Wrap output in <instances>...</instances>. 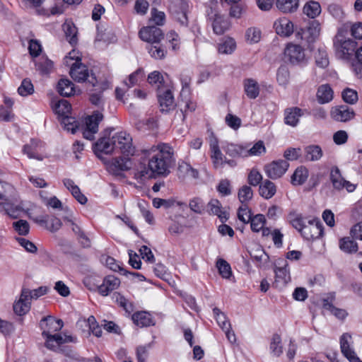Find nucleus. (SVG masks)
Returning <instances> with one entry per match:
<instances>
[{
  "mask_svg": "<svg viewBox=\"0 0 362 362\" xmlns=\"http://www.w3.org/2000/svg\"><path fill=\"white\" fill-rule=\"evenodd\" d=\"M320 30V24L317 21H313L305 28H300L298 30L296 33V37L298 40L311 43L319 36Z\"/></svg>",
  "mask_w": 362,
  "mask_h": 362,
  "instance_id": "nucleus-11",
  "label": "nucleus"
},
{
  "mask_svg": "<svg viewBox=\"0 0 362 362\" xmlns=\"http://www.w3.org/2000/svg\"><path fill=\"white\" fill-rule=\"evenodd\" d=\"M327 11L329 13L339 22H342L345 18V12L339 4H329L327 7Z\"/></svg>",
  "mask_w": 362,
  "mask_h": 362,
  "instance_id": "nucleus-42",
  "label": "nucleus"
},
{
  "mask_svg": "<svg viewBox=\"0 0 362 362\" xmlns=\"http://www.w3.org/2000/svg\"><path fill=\"white\" fill-rule=\"evenodd\" d=\"M238 218L243 223H248L250 220L253 217L252 216L251 210L247 204H242L238 210Z\"/></svg>",
  "mask_w": 362,
  "mask_h": 362,
  "instance_id": "nucleus-52",
  "label": "nucleus"
},
{
  "mask_svg": "<svg viewBox=\"0 0 362 362\" xmlns=\"http://www.w3.org/2000/svg\"><path fill=\"white\" fill-rule=\"evenodd\" d=\"M309 171L305 167H298L291 177V183L293 186L302 185L307 181Z\"/></svg>",
  "mask_w": 362,
  "mask_h": 362,
  "instance_id": "nucleus-23",
  "label": "nucleus"
},
{
  "mask_svg": "<svg viewBox=\"0 0 362 362\" xmlns=\"http://www.w3.org/2000/svg\"><path fill=\"white\" fill-rule=\"evenodd\" d=\"M357 42L346 36L345 31L339 30L334 38V47L337 54L343 59H349L356 52Z\"/></svg>",
  "mask_w": 362,
  "mask_h": 362,
  "instance_id": "nucleus-3",
  "label": "nucleus"
},
{
  "mask_svg": "<svg viewBox=\"0 0 362 362\" xmlns=\"http://www.w3.org/2000/svg\"><path fill=\"white\" fill-rule=\"evenodd\" d=\"M334 298V294H330V297H328L327 299H323V308L329 310L337 318L343 320L346 317L347 313L345 310L335 308L332 303L329 302V299L332 301Z\"/></svg>",
  "mask_w": 362,
  "mask_h": 362,
  "instance_id": "nucleus-32",
  "label": "nucleus"
},
{
  "mask_svg": "<svg viewBox=\"0 0 362 362\" xmlns=\"http://www.w3.org/2000/svg\"><path fill=\"white\" fill-rule=\"evenodd\" d=\"M13 226L21 235H26L29 233L30 226L27 221L19 220L13 223Z\"/></svg>",
  "mask_w": 362,
  "mask_h": 362,
  "instance_id": "nucleus-59",
  "label": "nucleus"
},
{
  "mask_svg": "<svg viewBox=\"0 0 362 362\" xmlns=\"http://www.w3.org/2000/svg\"><path fill=\"white\" fill-rule=\"evenodd\" d=\"M115 149L118 148L121 153L127 156H133L135 148L132 144V138L126 132H117L112 136Z\"/></svg>",
  "mask_w": 362,
  "mask_h": 362,
  "instance_id": "nucleus-4",
  "label": "nucleus"
},
{
  "mask_svg": "<svg viewBox=\"0 0 362 362\" xmlns=\"http://www.w3.org/2000/svg\"><path fill=\"white\" fill-rule=\"evenodd\" d=\"M61 124L65 130L71 132V134H75L78 129V123L73 117L66 116L62 117Z\"/></svg>",
  "mask_w": 362,
  "mask_h": 362,
  "instance_id": "nucleus-43",
  "label": "nucleus"
},
{
  "mask_svg": "<svg viewBox=\"0 0 362 362\" xmlns=\"http://www.w3.org/2000/svg\"><path fill=\"white\" fill-rule=\"evenodd\" d=\"M342 98L346 103L354 104L358 100V93L353 89L346 88L342 92Z\"/></svg>",
  "mask_w": 362,
  "mask_h": 362,
  "instance_id": "nucleus-62",
  "label": "nucleus"
},
{
  "mask_svg": "<svg viewBox=\"0 0 362 362\" xmlns=\"http://www.w3.org/2000/svg\"><path fill=\"white\" fill-rule=\"evenodd\" d=\"M244 90L246 95L250 99H255L259 94L258 83L252 78H247L243 81Z\"/></svg>",
  "mask_w": 362,
  "mask_h": 362,
  "instance_id": "nucleus-29",
  "label": "nucleus"
},
{
  "mask_svg": "<svg viewBox=\"0 0 362 362\" xmlns=\"http://www.w3.org/2000/svg\"><path fill=\"white\" fill-rule=\"evenodd\" d=\"M139 35L141 40L150 43V45L160 42V41L164 38V33L163 30L155 25L143 27L139 30Z\"/></svg>",
  "mask_w": 362,
  "mask_h": 362,
  "instance_id": "nucleus-9",
  "label": "nucleus"
},
{
  "mask_svg": "<svg viewBox=\"0 0 362 362\" xmlns=\"http://www.w3.org/2000/svg\"><path fill=\"white\" fill-rule=\"evenodd\" d=\"M146 49L150 56L155 59H163L167 54V49L160 42L149 45Z\"/></svg>",
  "mask_w": 362,
  "mask_h": 362,
  "instance_id": "nucleus-33",
  "label": "nucleus"
},
{
  "mask_svg": "<svg viewBox=\"0 0 362 362\" xmlns=\"http://www.w3.org/2000/svg\"><path fill=\"white\" fill-rule=\"evenodd\" d=\"M189 6L185 0H169V11L171 14L188 11Z\"/></svg>",
  "mask_w": 362,
  "mask_h": 362,
  "instance_id": "nucleus-39",
  "label": "nucleus"
},
{
  "mask_svg": "<svg viewBox=\"0 0 362 362\" xmlns=\"http://www.w3.org/2000/svg\"><path fill=\"white\" fill-rule=\"evenodd\" d=\"M284 57L293 65H300L306 62L305 50L300 45L289 43L284 49Z\"/></svg>",
  "mask_w": 362,
  "mask_h": 362,
  "instance_id": "nucleus-7",
  "label": "nucleus"
},
{
  "mask_svg": "<svg viewBox=\"0 0 362 362\" xmlns=\"http://www.w3.org/2000/svg\"><path fill=\"white\" fill-rule=\"evenodd\" d=\"M76 60L71 66L69 71L71 77L76 82H84L90 77L88 67Z\"/></svg>",
  "mask_w": 362,
  "mask_h": 362,
  "instance_id": "nucleus-13",
  "label": "nucleus"
},
{
  "mask_svg": "<svg viewBox=\"0 0 362 362\" xmlns=\"http://www.w3.org/2000/svg\"><path fill=\"white\" fill-rule=\"evenodd\" d=\"M213 313L216 316L217 323L222 329V330L231 328L230 323L228 320L226 315L223 313L221 312V310L218 308H214Z\"/></svg>",
  "mask_w": 362,
  "mask_h": 362,
  "instance_id": "nucleus-48",
  "label": "nucleus"
},
{
  "mask_svg": "<svg viewBox=\"0 0 362 362\" xmlns=\"http://www.w3.org/2000/svg\"><path fill=\"white\" fill-rule=\"evenodd\" d=\"M71 110L70 103L66 100H60L54 107V112L62 117L68 116Z\"/></svg>",
  "mask_w": 362,
  "mask_h": 362,
  "instance_id": "nucleus-41",
  "label": "nucleus"
},
{
  "mask_svg": "<svg viewBox=\"0 0 362 362\" xmlns=\"http://www.w3.org/2000/svg\"><path fill=\"white\" fill-rule=\"evenodd\" d=\"M57 88L58 93L64 97H70L76 93L74 84L67 78L60 79Z\"/></svg>",
  "mask_w": 362,
  "mask_h": 362,
  "instance_id": "nucleus-24",
  "label": "nucleus"
},
{
  "mask_svg": "<svg viewBox=\"0 0 362 362\" xmlns=\"http://www.w3.org/2000/svg\"><path fill=\"white\" fill-rule=\"evenodd\" d=\"M288 220L289 223L300 233L308 221L307 218H303L301 214L296 211H292L288 214Z\"/></svg>",
  "mask_w": 362,
  "mask_h": 362,
  "instance_id": "nucleus-34",
  "label": "nucleus"
},
{
  "mask_svg": "<svg viewBox=\"0 0 362 362\" xmlns=\"http://www.w3.org/2000/svg\"><path fill=\"white\" fill-rule=\"evenodd\" d=\"M356 62L352 63V69L356 75L362 76V46L358 48L355 52Z\"/></svg>",
  "mask_w": 362,
  "mask_h": 362,
  "instance_id": "nucleus-53",
  "label": "nucleus"
},
{
  "mask_svg": "<svg viewBox=\"0 0 362 362\" xmlns=\"http://www.w3.org/2000/svg\"><path fill=\"white\" fill-rule=\"evenodd\" d=\"M300 233L305 239L308 240L319 238L323 235L322 226L318 220L310 219Z\"/></svg>",
  "mask_w": 362,
  "mask_h": 362,
  "instance_id": "nucleus-10",
  "label": "nucleus"
},
{
  "mask_svg": "<svg viewBox=\"0 0 362 362\" xmlns=\"http://www.w3.org/2000/svg\"><path fill=\"white\" fill-rule=\"evenodd\" d=\"M158 102L162 112H168L175 107L174 97L170 90H166L163 94H158Z\"/></svg>",
  "mask_w": 362,
  "mask_h": 362,
  "instance_id": "nucleus-21",
  "label": "nucleus"
},
{
  "mask_svg": "<svg viewBox=\"0 0 362 362\" xmlns=\"http://www.w3.org/2000/svg\"><path fill=\"white\" fill-rule=\"evenodd\" d=\"M332 117L338 122H346L354 117V113L347 106L336 107L331 111Z\"/></svg>",
  "mask_w": 362,
  "mask_h": 362,
  "instance_id": "nucleus-20",
  "label": "nucleus"
},
{
  "mask_svg": "<svg viewBox=\"0 0 362 362\" xmlns=\"http://www.w3.org/2000/svg\"><path fill=\"white\" fill-rule=\"evenodd\" d=\"M269 349L271 354L276 357H279L283 354L281 339L279 334H275L272 336L270 342Z\"/></svg>",
  "mask_w": 362,
  "mask_h": 362,
  "instance_id": "nucleus-38",
  "label": "nucleus"
},
{
  "mask_svg": "<svg viewBox=\"0 0 362 362\" xmlns=\"http://www.w3.org/2000/svg\"><path fill=\"white\" fill-rule=\"evenodd\" d=\"M30 291L24 289L22 291L20 299L14 303L13 310L18 315H23L30 310Z\"/></svg>",
  "mask_w": 362,
  "mask_h": 362,
  "instance_id": "nucleus-16",
  "label": "nucleus"
},
{
  "mask_svg": "<svg viewBox=\"0 0 362 362\" xmlns=\"http://www.w3.org/2000/svg\"><path fill=\"white\" fill-rule=\"evenodd\" d=\"M316 64L321 67L325 68L329 64V59L327 52L323 49H319L315 54Z\"/></svg>",
  "mask_w": 362,
  "mask_h": 362,
  "instance_id": "nucleus-54",
  "label": "nucleus"
},
{
  "mask_svg": "<svg viewBox=\"0 0 362 362\" xmlns=\"http://www.w3.org/2000/svg\"><path fill=\"white\" fill-rule=\"evenodd\" d=\"M333 90L328 84L321 85L317 91V99L319 103L325 104L333 99Z\"/></svg>",
  "mask_w": 362,
  "mask_h": 362,
  "instance_id": "nucleus-30",
  "label": "nucleus"
},
{
  "mask_svg": "<svg viewBox=\"0 0 362 362\" xmlns=\"http://www.w3.org/2000/svg\"><path fill=\"white\" fill-rule=\"evenodd\" d=\"M276 192V186L269 180H264L259 186V195L266 199L273 197Z\"/></svg>",
  "mask_w": 362,
  "mask_h": 362,
  "instance_id": "nucleus-26",
  "label": "nucleus"
},
{
  "mask_svg": "<svg viewBox=\"0 0 362 362\" xmlns=\"http://www.w3.org/2000/svg\"><path fill=\"white\" fill-rule=\"evenodd\" d=\"M250 255L256 262L257 266L259 267L269 260V256L260 247H258L256 250L251 252Z\"/></svg>",
  "mask_w": 362,
  "mask_h": 362,
  "instance_id": "nucleus-44",
  "label": "nucleus"
},
{
  "mask_svg": "<svg viewBox=\"0 0 362 362\" xmlns=\"http://www.w3.org/2000/svg\"><path fill=\"white\" fill-rule=\"evenodd\" d=\"M208 209L211 214L217 216L222 223L226 222L229 218V214L223 209L218 199H211L208 203Z\"/></svg>",
  "mask_w": 362,
  "mask_h": 362,
  "instance_id": "nucleus-19",
  "label": "nucleus"
},
{
  "mask_svg": "<svg viewBox=\"0 0 362 362\" xmlns=\"http://www.w3.org/2000/svg\"><path fill=\"white\" fill-rule=\"evenodd\" d=\"M351 336L348 333H344L340 337V348L343 355L349 361V362H362L357 356L355 351L350 348V341Z\"/></svg>",
  "mask_w": 362,
  "mask_h": 362,
  "instance_id": "nucleus-12",
  "label": "nucleus"
},
{
  "mask_svg": "<svg viewBox=\"0 0 362 362\" xmlns=\"http://www.w3.org/2000/svg\"><path fill=\"white\" fill-rule=\"evenodd\" d=\"M103 115L99 111L94 112L86 119V126L82 130L83 136L90 141L95 138V134L98 131V124L103 120Z\"/></svg>",
  "mask_w": 362,
  "mask_h": 362,
  "instance_id": "nucleus-6",
  "label": "nucleus"
},
{
  "mask_svg": "<svg viewBox=\"0 0 362 362\" xmlns=\"http://www.w3.org/2000/svg\"><path fill=\"white\" fill-rule=\"evenodd\" d=\"M253 196V191L250 186L244 185L238 191V197L242 204L248 202Z\"/></svg>",
  "mask_w": 362,
  "mask_h": 362,
  "instance_id": "nucleus-50",
  "label": "nucleus"
},
{
  "mask_svg": "<svg viewBox=\"0 0 362 362\" xmlns=\"http://www.w3.org/2000/svg\"><path fill=\"white\" fill-rule=\"evenodd\" d=\"M185 100L182 99L180 106L181 107V112L183 114V117H185L186 114L188 112H193L196 109V104L191 101L190 100H188L187 97H185Z\"/></svg>",
  "mask_w": 362,
  "mask_h": 362,
  "instance_id": "nucleus-64",
  "label": "nucleus"
},
{
  "mask_svg": "<svg viewBox=\"0 0 362 362\" xmlns=\"http://www.w3.org/2000/svg\"><path fill=\"white\" fill-rule=\"evenodd\" d=\"M262 180V175L256 168H252L247 176V182L251 185L256 187L259 185Z\"/></svg>",
  "mask_w": 362,
  "mask_h": 362,
  "instance_id": "nucleus-55",
  "label": "nucleus"
},
{
  "mask_svg": "<svg viewBox=\"0 0 362 362\" xmlns=\"http://www.w3.org/2000/svg\"><path fill=\"white\" fill-rule=\"evenodd\" d=\"M322 156V148L317 145H310L305 148V158L308 161H316Z\"/></svg>",
  "mask_w": 362,
  "mask_h": 362,
  "instance_id": "nucleus-35",
  "label": "nucleus"
},
{
  "mask_svg": "<svg viewBox=\"0 0 362 362\" xmlns=\"http://www.w3.org/2000/svg\"><path fill=\"white\" fill-rule=\"evenodd\" d=\"M149 157L148 167L145 165L138 167L134 177L144 180L156 175L166 176L170 173V168L174 163L173 148L166 144L153 146L144 151Z\"/></svg>",
  "mask_w": 362,
  "mask_h": 362,
  "instance_id": "nucleus-1",
  "label": "nucleus"
},
{
  "mask_svg": "<svg viewBox=\"0 0 362 362\" xmlns=\"http://www.w3.org/2000/svg\"><path fill=\"white\" fill-rule=\"evenodd\" d=\"M236 44L233 38H228L218 45V52L221 54H231L235 49Z\"/></svg>",
  "mask_w": 362,
  "mask_h": 362,
  "instance_id": "nucleus-47",
  "label": "nucleus"
},
{
  "mask_svg": "<svg viewBox=\"0 0 362 362\" xmlns=\"http://www.w3.org/2000/svg\"><path fill=\"white\" fill-rule=\"evenodd\" d=\"M216 267L223 278L229 279L232 275L230 266L226 260L219 259L216 262Z\"/></svg>",
  "mask_w": 362,
  "mask_h": 362,
  "instance_id": "nucleus-49",
  "label": "nucleus"
},
{
  "mask_svg": "<svg viewBox=\"0 0 362 362\" xmlns=\"http://www.w3.org/2000/svg\"><path fill=\"white\" fill-rule=\"evenodd\" d=\"M149 21L154 23L158 26L163 25L165 22V14L164 12L158 11L156 8H153L151 11V18Z\"/></svg>",
  "mask_w": 362,
  "mask_h": 362,
  "instance_id": "nucleus-51",
  "label": "nucleus"
},
{
  "mask_svg": "<svg viewBox=\"0 0 362 362\" xmlns=\"http://www.w3.org/2000/svg\"><path fill=\"white\" fill-rule=\"evenodd\" d=\"M340 249L346 252H353L357 251L358 245L349 238H344L340 240Z\"/></svg>",
  "mask_w": 362,
  "mask_h": 362,
  "instance_id": "nucleus-57",
  "label": "nucleus"
},
{
  "mask_svg": "<svg viewBox=\"0 0 362 362\" xmlns=\"http://www.w3.org/2000/svg\"><path fill=\"white\" fill-rule=\"evenodd\" d=\"M213 30L216 35L223 34L230 27L229 21L219 13H215L213 23Z\"/></svg>",
  "mask_w": 362,
  "mask_h": 362,
  "instance_id": "nucleus-22",
  "label": "nucleus"
},
{
  "mask_svg": "<svg viewBox=\"0 0 362 362\" xmlns=\"http://www.w3.org/2000/svg\"><path fill=\"white\" fill-rule=\"evenodd\" d=\"M276 7L283 13H292L298 7V0H277Z\"/></svg>",
  "mask_w": 362,
  "mask_h": 362,
  "instance_id": "nucleus-37",
  "label": "nucleus"
},
{
  "mask_svg": "<svg viewBox=\"0 0 362 362\" xmlns=\"http://www.w3.org/2000/svg\"><path fill=\"white\" fill-rule=\"evenodd\" d=\"M120 285V280L114 275H108L103 279L102 284L98 286V293L103 296H108Z\"/></svg>",
  "mask_w": 362,
  "mask_h": 362,
  "instance_id": "nucleus-14",
  "label": "nucleus"
},
{
  "mask_svg": "<svg viewBox=\"0 0 362 362\" xmlns=\"http://www.w3.org/2000/svg\"><path fill=\"white\" fill-rule=\"evenodd\" d=\"M181 83L182 86V88L180 93V96L187 97L189 93V84L191 82V76L188 74L183 73L181 74L180 77Z\"/></svg>",
  "mask_w": 362,
  "mask_h": 362,
  "instance_id": "nucleus-60",
  "label": "nucleus"
},
{
  "mask_svg": "<svg viewBox=\"0 0 362 362\" xmlns=\"http://www.w3.org/2000/svg\"><path fill=\"white\" fill-rule=\"evenodd\" d=\"M143 77L144 71L141 69H139L129 76L128 81H124V83L129 88L136 85Z\"/></svg>",
  "mask_w": 362,
  "mask_h": 362,
  "instance_id": "nucleus-61",
  "label": "nucleus"
},
{
  "mask_svg": "<svg viewBox=\"0 0 362 362\" xmlns=\"http://www.w3.org/2000/svg\"><path fill=\"white\" fill-rule=\"evenodd\" d=\"M18 92L19 95L22 96H27L33 94L34 92V88L31 81L28 78L24 79L18 87Z\"/></svg>",
  "mask_w": 362,
  "mask_h": 362,
  "instance_id": "nucleus-56",
  "label": "nucleus"
},
{
  "mask_svg": "<svg viewBox=\"0 0 362 362\" xmlns=\"http://www.w3.org/2000/svg\"><path fill=\"white\" fill-rule=\"evenodd\" d=\"M290 73L286 66H281L276 73V80L280 86H286L289 82Z\"/></svg>",
  "mask_w": 362,
  "mask_h": 362,
  "instance_id": "nucleus-46",
  "label": "nucleus"
},
{
  "mask_svg": "<svg viewBox=\"0 0 362 362\" xmlns=\"http://www.w3.org/2000/svg\"><path fill=\"white\" fill-rule=\"evenodd\" d=\"M64 322L51 315L45 317L40 320V327L42 337L45 339V346L51 350H57L62 344L76 342V339L71 335L57 334L62 329Z\"/></svg>",
  "mask_w": 362,
  "mask_h": 362,
  "instance_id": "nucleus-2",
  "label": "nucleus"
},
{
  "mask_svg": "<svg viewBox=\"0 0 362 362\" xmlns=\"http://www.w3.org/2000/svg\"><path fill=\"white\" fill-rule=\"evenodd\" d=\"M43 146L42 143L37 140H31L30 144L24 146L23 152L30 158H35L39 160L43 159L42 156L37 153V151Z\"/></svg>",
  "mask_w": 362,
  "mask_h": 362,
  "instance_id": "nucleus-28",
  "label": "nucleus"
},
{
  "mask_svg": "<svg viewBox=\"0 0 362 362\" xmlns=\"http://www.w3.org/2000/svg\"><path fill=\"white\" fill-rule=\"evenodd\" d=\"M303 115V111L299 107L286 108L284 111V122L291 127H296L299 122L300 117Z\"/></svg>",
  "mask_w": 362,
  "mask_h": 362,
  "instance_id": "nucleus-18",
  "label": "nucleus"
},
{
  "mask_svg": "<svg viewBox=\"0 0 362 362\" xmlns=\"http://www.w3.org/2000/svg\"><path fill=\"white\" fill-rule=\"evenodd\" d=\"M3 200H4V202L1 203V206L6 214L13 218H17L21 212V207L10 202L8 201V195L6 197L3 199Z\"/></svg>",
  "mask_w": 362,
  "mask_h": 362,
  "instance_id": "nucleus-31",
  "label": "nucleus"
},
{
  "mask_svg": "<svg viewBox=\"0 0 362 362\" xmlns=\"http://www.w3.org/2000/svg\"><path fill=\"white\" fill-rule=\"evenodd\" d=\"M329 180L333 189L337 191H341L345 189L348 192H353L356 188V185L351 183L343 177L337 166H334L331 168Z\"/></svg>",
  "mask_w": 362,
  "mask_h": 362,
  "instance_id": "nucleus-5",
  "label": "nucleus"
},
{
  "mask_svg": "<svg viewBox=\"0 0 362 362\" xmlns=\"http://www.w3.org/2000/svg\"><path fill=\"white\" fill-rule=\"evenodd\" d=\"M274 28L277 35L287 37L294 31L293 23L286 18H281L274 22Z\"/></svg>",
  "mask_w": 362,
  "mask_h": 362,
  "instance_id": "nucleus-15",
  "label": "nucleus"
},
{
  "mask_svg": "<svg viewBox=\"0 0 362 362\" xmlns=\"http://www.w3.org/2000/svg\"><path fill=\"white\" fill-rule=\"evenodd\" d=\"M132 162L130 158H115L109 165L110 171L115 175H119L120 171H126L131 169Z\"/></svg>",
  "mask_w": 362,
  "mask_h": 362,
  "instance_id": "nucleus-17",
  "label": "nucleus"
},
{
  "mask_svg": "<svg viewBox=\"0 0 362 362\" xmlns=\"http://www.w3.org/2000/svg\"><path fill=\"white\" fill-rule=\"evenodd\" d=\"M113 298L115 300V302L122 308L126 313L128 314H131L134 311V305L132 302H130L128 299H127L124 296L121 295L119 293H115L113 295Z\"/></svg>",
  "mask_w": 362,
  "mask_h": 362,
  "instance_id": "nucleus-40",
  "label": "nucleus"
},
{
  "mask_svg": "<svg viewBox=\"0 0 362 362\" xmlns=\"http://www.w3.org/2000/svg\"><path fill=\"white\" fill-rule=\"evenodd\" d=\"M289 163L285 160H274L264 167L266 175L272 179L276 180L281 177L287 171Z\"/></svg>",
  "mask_w": 362,
  "mask_h": 362,
  "instance_id": "nucleus-8",
  "label": "nucleus"
},
{
  "mask_svg": "<svg viewBox=\"0 0 362 362\" xmlns=\"http://www.w3.org/2000/svg\"><path fill=\"white\" fill-rule=\"evenodd\" d=\"M303 13L308 17L315 18L321 13L320 4L315 1H310L303 6Z\"/></svg>",
  "mask_w": 362,
  "mask_h": 362,
  "instance_id": "nucleus-36",
  "label": "nucleus"
},
{
  "mask_svg": "<svg viewBox=\"0 0 362 362\" xmlns=\"http://www.w3.org/2000/svg\"><path fill=\"white\" fill-rule=\"evenodd\" d=\"M132 319L135 325L141 327L153 325L151 315L145 311H140L133 314Z\"/></svg>",
  "mask_w": 362,
  "mask_h": 362,
  "instance_id": "nucleus-27",
  "label": "nucleus"
},
{
  "mask_svg": "<svg viewBox=\"0 0 362 362\" xmlns=\"http://www.w3.org/2000/svg\"><path fill=\"white\" fill-rule=\"evenodd\" d=\"M250 227L252 231L259 232L265 225L266 218L263 214H259L254 216L250 220Z\"/></svg>",
  "mask_w": 362,
  "mask_h": 362,
  "instance_id": "nucleus-45",
  "label": "nucleus"
},
{
  "mask_svg": "<svg viewBox=\"0 0 362 362\" xmlns=\"http://www.w3.org/2000/svg\"><path fill=\"white\" fill-rule=\"evenodd\" d=\"M35 64L42 73H48L53 68V62L46 57L39 58Z\"/></svg>",
  "mask_w": 362,
  "mask_h": 362,
  "instance_id": "nucleus-58",
  "label": "nucleus"
},
{
  "mask_svg": "<svg viewBox=\"0 0 362 362\" xmlns=\"http://www.w3.org/2000/svg\"><path fill=\"white\" fill-rule=\"evenodd\" d=\"M115 150L112 137L111 139L101 138L94 145V151L103 153L105 154L111 153Z\"/></svg>",
  "mask_w": 362,
  "mask_h": 362,
  "instance_id": "nucleus-25",
  "label": "nucleus"
},
{
  "mask_svg": "<svg viewBox=\"0 0 362 362\" xmlns=\"http://www.w3.org/2000/svg\"><path fill=\"white\" fill-rule=\"evenodd\" d=\"M211 152V158L212 159L213 164H214V167L216 168L223 167L224 165L225 158H223V156L220 148L212 151Z\"/></svg>",
  "mask_w": 362,
  "mask_h": 362,
  "instance_id": "nucleus-63",
  "label": "nucleus"
}]
</instances>
